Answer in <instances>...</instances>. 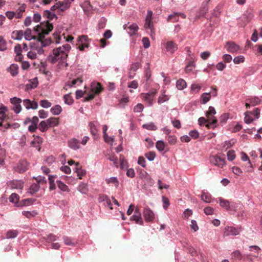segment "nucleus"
Listing matches in <instances>:
<instances>
[{
  "label": "nucleus",
  "instance_id": "obj_1",
  "mask_svg": "<svg viewBox=\"0 0 262 262\" xmlns=\"http://www.w3.org/2000/svg\"><path fill=\"white\" fill-rule=\"evenodd\" d=\"M53 29V25L49 23L48 21H46L41 23L34 28V32L37 34V35H32V31L30 29H26L24 32V35L26 40H30L31 39H36L41 42L43 46H48L54 42L58 43L60 42L61 37L59 33L57 32H55L53 33V40L51 38H49L48 39H45V35H48Z\"/></svg>",
  "mask_w": 262,
  "mask_h": 262
},
{
  "label": "nucleus",
  "instance_id": "obj_2",
  "mask_svg": "<svg viewBox=\"0 0 262 262\" xmlns=\"http://www.w3.org/2000/svg\"><path fill=\"white\" fill-rule=\"evenodd\" d=\"M71 48L70 45L67 43L53 49V55L49 56V60L52 64L59 61L61 64L64 63L65 67H68L66 61Z\"/></svg>",
  "mask_w": 262,
  "mask_h": 262
},
{
  "label": "nucleus",
  "instance_id": "obj_3",
  "mask_svg": "<svg viewBox=\"0 0 262 262\" xmlns=\"http://www.w3.org/2000/svg\"><path fill=\"white\" fill-rule=\"evenodd\" d=\"M215 113L216 111L214 108L212 106H209V110L206 113L207 118L211 121L210 123H207L206 125L208 128H214L216 126L217 119L213 116V115L215 114Z\"/></svg>",
  "mask_w": 262,
  "mask_h": 262
},
{
  "label": "nucleus",
  "instance_id": "obj_4",
  "mask_svg": "<svg viewBox=\"0 0 262 262\" xmlns=\"http://www.w3.org/2000/svg\"><path fill=\"white\" fill-rule=\"evenodd\" d=\"M209 160L212 164L220 168H223L226 165L225 158L224 155L211 156Z\"/></svg>",
  "mask_w": 262,
  "mask_h": 262
},
{
  "label": "nucleus",
  "instance_id": "obj_5",
  "mask_svg": "<svg viewBox=\"0 0 262 262\" xmlns=\"http://www.w3.org/2000/svg\"><path fill=\"white\" fill-rule=\"evenodd\" d=\"M157 93V91L156 89H152L148 93L141 94V97L151 106L153 104L154 97Z\"/></svg>",
  "mask_w": 262,
  "mask_h": 262
},
{
  "label": "nucleus",
  "instance_id": "obj_6",
  "mask_svg": "<svg viewBox=\"0 0 262 262\" xmlns=\"http://www.w3.org/2000/svg\"><path fill=\"white\" fill-rule=\"evenodd\" d=\"M37 183H34L31 185L29 189V192L31 194H34L37 192L39 189V184H46V180L45 177H38L35 178Z\"/></svg>",
  "mask_w": 262,
  "mask_h": 262
},
{
  "label": "nucleus",
  "instance_id": "obj_7",
  "mask_svg": "<svg viewBox=\"0 0 262 262\" xmlns=\"http://www.w3.org/2000/svg\"><path fill=\"white\" fill-rule=\"evenodd\" d=\"M152 12L150 10L147 11V15L145 19V23L144 24V28L145 29H149L150 30L151 35H155V29L152 21Z\"/></svg>",
  "mask_w": 262,
  "mask_h": 262
},
{
  "label": "nucleus",
  "instance_id": "obj_8",
  "mask_svg": "<svg viewBox=\"0 0 262 262\" xmlns=\"http://www.w3.org/2000/svg\"><path fill=\"white\" fill-rule=\"evenodd\" d=\"M29 166V163L26 160H23L19 161L17 166L14 167V170L19 173H23L28 169Z\"/></svg>",
  "mask_w": 262,
  "mask_h": 262
},
{
  "label": "nucleus",
  "instance_id": "obj_9",
  "mask_svg": "<svg viewBox=\"0 0 262 262\" xmlns=\"http://www.w3.org/2000/svg\"><path fill=\"white\" fill-rule=\"evenodd\" d=\"M10 101L11 103L13 105L12 109L14 111V112L16 114L20 112L21 110V106L20 105L21 102V99L15 97L11 98Z\"/></svg>",
  "mask_w": 262,
  "mask_h": 262
},
{
  "label": "nucleus",
  "instance_id": "obj_10",
  "mask_svg": "<svg viewBox=\"0 0 262 262\" xmlns=\"http://www.w3.org/2000/svg\"><path fill=\"white\" fill-rule=\"evenodd\" d=\"M166 52L173 54L178 50L177 44L172 40L167 41L164 44Z\"/></svg>",
  "mask_w": 262,
  "mask_h": 262
},
{
  "label": "nucleus",
  "instance_id": "obj_11",
  "mask_svg": "<svg viewBox=\"0 0 262 262\" xmlns=\"http://www.w3.org/2000/svg\"><path fill=\"white\" fill-rule=\"evenodd\" d=\"M143 216L145 220L147 222H151L155 219V214L153 211L148 207L144 209Z\"/></svg>",
  "mask_w": 262,
  "mask_h": 262
},
{
  "label": "nucleus",
  "instance_id": "obj_12",
  "mask_svg": "<svg viewBox=\"0 0 262 262\" xmlns=\"http://www.w3.org/2000/svg\"><path fill=\"white\" fill-rule=\"evenodd\" d=\"M241 231L239 227L235 228L233 227L228 226L225 228L224 231L225 236L236 235Z\"/></svg>",
  "mask_w": 262,
  "mask_h": 262
},
{
  "label": "nucleus",
  "instance_id": "obj_13",
  "mask_svg": "<svg viewBox=\"0 0 262 262\" xmlns=\"http://www.w3.org/2000/svg\"><path fill=\"white\" fill-rule=\"evenodd\" d=\"M260 250V248L257 246H250L249 251H250V253L247 255V259L252 261L251 257L253 256L255 257H257L258 256V252Z\"/></svg>",
  "mask_w": 262,
  "mask_h": 262
},
{
  "label": "nucleus",
  "instance_id": "obj_14",
  "mask_svg": "<svg viewBox=\"0 0 262 262\" xmlns=\"http://www.w3.org/2000/svg\"><path fill=\"white\" fill-rule=\"evenodd\" d=\"M225 48L228 52L232 53L237 52L239 49V46L232 41L227 42L225 45Z\"/></svg>",
  "mask_w": 262,
  "mask_h": 262
},
{
  "label": "nucleus",
  "instance_id": "obj_15",
  "mask_svg": "<svg viewBox=\"0 0 262 262\" xmlns=\"http://www.w3.org/2000/svg\"><path fill=\"white\" fill-rule=\"evenodd\" d=\"M179 16H181L183 18L186 17V15L184 13L174 12L168 16L167 21L173 23L177 22L179 20Z\"/></svg>",
  "mask_w": 262,
  "mask_h": 262
},
{
  "label": "nucleus",
  "instance_id": "obj_16",
  "mask_svg": "<svg viewBox=\"0 0 262 262\" xmlns=\"http://www.w3.org/2000/svg\"><path fill=\"white\" fill-rule=\"evenodd\" d=\"M24 105L29 110L30 108L35 110L38 107V104L35 101H32L29 99H25L23 101Z\"/></svg>",
  "mask_w": 262,
  "mask_h": 262
},
{
  "label": "nucleus",
  "instance_id": "obj_17",
  "mask_svg": "<svg viewBox=\"0 0 262 262\" xmlns=\"http://www.w3.org/2000/svg\"><path fill=\"white\" fill-rule=\"evenodd\" d=\"M123 28L124 29L127 30L128 33L130 35L135 34L139 29L138 26L136 24H133L130 25L129 27H127V25L125 24L123 26Z\"/></svg>",
  "mask_w": 262,
  "mask_h": 262
},
{
  "label": "nucleus",
  "instance_id": "obj_18",
  "mask_svg": "<svg viewBox=\"0 0 262 262\" xmlns=\"http://www.w3.org/2000/svg\"><path fill=\"white\" fill-rule=\"evenodd\" d=\"M9 186L14 189H22L24 187V183L19 180H13L9 183Z\"/></svg>",
  "mask_w": 262,
  "mask_h": 262
},
{
  "label": "nucleus",
  "instance_id": "obj_19",
  "mask_svg": "<svg viewBox=\"0 0 262 262\" xmlns=\"http://www.w3.org/2000/svg\"><path fill=\"white\" fill-rule=\"evenodd\" d=\"M88 40L87 36L82 35L79 38V41L81 42L78 48L80 51L84 50V48L89 47V44L86 42Z\"/></svg>",
  "mask_w": 262,
  "mask_h": 262
},
{
  "label": "nucleus",
  "instance_id": "obj_20",
  "mask_svg": "<svg viewBox=\"0 0 262 262\" xmlns=\"http://www.w3.org/2000/svg\"><path fill=\"white\" fill-rule=\"evenodd\" d=\"M68 145L71 148L76 150L80 148V142L78 140L73 138L68 141Z\"/></svg>",
  "mask_w": 262,
  "mask_h": 262
},
{
  "label": "nucleus",
  "instance_id": "obj_21",
  "mask_svg": "<svg viewBox=\"0 0 262 262\" xmlns=\"http://www.w3.org/2000/svg\"><path fill=\"white\" fill-rule=\"evenodd\" d=\"M42 143V139L39 136L34 137V139L31 141V145L37 148L38 150L39 151L40 147V145Z\"/></svg>",
  "mask_w": 262,
  "mask_h": 262
},
{
  "label": "nucleus",
  "instance_id": "obj_22",
  "mask_svg": "<svg viewBox=\"0 0 262 262\" xmlns=\"http://www.w3.org/2000/svg\"><path fill=\"white\" fill-rule=\"evenodd\" d=\"M75 171L77 172L79 179H81L82 177L86 173L85 170L82 169L81 166L78 162H76V163Z\"/></svg>",
  "mask_w": 262,
  "mask_h": 262
},
{
  "label": "nucleus",
  "instance_id": "obj_23",
  "mask_svg": "<svg viewBox=\"0 0 262 262\" xmlns=\"http://www.w3.org/2000/svg\"><path fill=\"white\" fill-rule=\"evenodd\" d=\"M103 90L101 84L99 82L92 83V91L94 92L95 94H99Z\"/></svg>",
  "mask_w": 262,
  "mask_h": 262
},
{
  "label": "nucleus",
  "instance_id": "obj_24",
  "mask_svg": "<svg viewBox=\"0 0 262 262\" xmlns=\"http://www.w3.org/2000/svg\"><path fill=\"white\" fill-rule=\"evenodd\" d=\"M26 6L25 4L21 5L14 12L16 18H20L22 17L24 12L25 11Z\"/></svg>",
  "mask_w": 262,
  "mask_h": 262
},
{
  "label": "nucleus",
  "instance_id": "obj_25",
  "mask_svg": "<svg viewBox=\"0 0 262 262\" xmlns=\"http://www.w3.org/2000/svg\"><path fill=\"white\" fill-rule=\"evenodd\" d=\"M71 2L69 0L64 2H58V4H59L58 11H64L68 9L70 6Z\"/></svg>",
  "mask_w": 262,
  "mask_h": 262
},
{
  "label": "nucleus",
  "instance_id": "obj_26",
  "mask_svg": "<svg viewBox=\"0 0 262 262\" xmlns=\"http://www.w3.org/2000/svg\"><path fill=\"white\" fill-rule=\"evenodd\" d=\"M130 221H135L136 223L141 225H143V220L141 216V214H134L130 217Z\"/></svg>",
  "mask_w": 262,
  "mask_h": 262
},
{
  "label": "nucleus",
  "instance_id": "obj_27",
  "mask_svg": "<svg viewBox=\"0 0 262 262\" xmlns=\"http://www.w3.org/2000/svg\"><path fill=\"white\" fill-rule=\"evenodd\" d=\"M47 122L48 124V126L49 127L56 126L59 124L58 119L55 117H51L48 120H47Z\"/></svg>",
  "mask_w": 262,
  "mask_h": 262
},
{
  "label": "nucleus",
  "instance_id": "obj_28",
  "mask_svg": "<svg viewBox=\"0 0 262 262\" xmlns=\"http://www.w3.org/2000/svg\"><path fill=\"white\" fill-rule=\"evenodd\" d=\"M219 199L221 206L226 210H230L231 209V205H230V202L228 201L224 200L222 198H220Z\"/></svg>",
  "mask_w": 262,
  "mask_h": 262
},
{
  "label": "nucleus",
  "instance_id": "obj_29",
  "mask_svg": "<svg viewBox=\"0 0 262 262\" xmlns=\"http://www.w3.org/2000/svg\"><path fill=\"white\" fill-rule=\"evenodd\" d=\"M24 36V32L22 30L15 31L12 33V38L15 40H21Z\"/></svg>",
  "mask_w": 262,
  "mask_h": 262
},
{
  "label": "nucleus",
  "instance_id": "obj_30",
  "mask_svg": "<svg viewBox=\"0 0 262 262\" xmlns=\"http://www.w3.org/2000/svg\"><path fill=\"white\" fill-rule=\"evenodd\" d=\"M63 242L66 245L74 246L77 244V241L70 237L64 236Z\"/></svg>",
  "mask_w": 262,
  "mask_h": 262
},
{
  "label": "nucleus",
  "instance_id": "obj_31",
  "mask_svg": "<svg viewBox=\"0 0 262 262\" xmlns=\"http://www.w3.org/2000/svg\"><path fill=\"white\" fill-rule=\"evenodd\" d=\"M7 111V107L2 106L0 107V126H3V121L5 117V112Z\"/></svg>",
  "mask_w": 262,
  "mask_h": 262
},
{
  "label": "nucleus",
  "instance_id": "obj_32",
  "mask_svg": "<svg viewBox=\"0 0 262 262\" xmlns=\"http://www.w3.org/2000/svg\"><path fill=\"white\" fill-rule=\"evenodd\" d=\"M56 184L59 189L63 191L69 192L70 189L67 185L61 181H57Z\"/></svg>",
  "mask_w": 262,
  "mask_h": 262
},
{
  "label": "nucleus",
  "instance_id": "obj_33",
  "mask_svg": "<svg viewBox=\"0 0 262 262\" xmlns=\"http://www.w3.org/2000/svg\"><path fill=\"white\" fill-rule=\"evenodd\" d=\"M211 98L210 93H203L201 96V103L202 104H205L208 102Z\"/></svg>",
  "mask_w": 262,
  "mask_h": 262
},
{
  "label": "nucleus",
  "instance_id": "obj_34",
  "mask_svg": "<svg viewBox=\"0 0 262 262\" xmlns=\"http://www.w3.org/2000/svg\"><path fill=\"white\" fill-rule=\"evenodd\" d=\"M62 111V108L59 105H56L51 108V112L55 115H59Z\"/></svg>",
  "mask_w": 262,
  "mask_h": 262
},
{
  "label": "nucleus",
  "instance_id": "obj_35",
  "mask_svg": "<svg viewBox=\"0 0 262 262\" xmlns=\"http://www.w3.org/2000/svg\"><path fill=\"white\" fill-rule=\"evenodd\" d=\"M176 86L179 90H183L186 87V82L184 80L180 79L177 81Z\"/></svg>",
  "mask_w": 262,
  "mask_h": 262
},
{
  "label": "nucleus",
  "instance_id": "obj_36",
  "mask_svg": "<svg viewBox=\"0 0 262 262\" xmlns=\"http://www.w3.org/2000/svg\"><path fill=\"white\" fill-rule=\"evenodd\" d=\"M18 66L17 64H12L10 67V72L12 76H15L18 74Z\"/></svg>",
  "mask_w": 262,
  "mask_h": 262
},
{
  "label": "nucleus",
  "instance_id": "obj_37",
  "mask_svg": "<svg viewBox=\"0 0 262 262\" xmlns=\"http://www.w3.org/2000/svg\"><path fill=\"white\" fill-rule=\"evenodd\" d=\"M144 128L150 130H156L157 129V127L155 125L153 122H149L147 124H144L142 125Z\"/></svg>",
  "mask_w": 262,
  "mask_h": 262
},
{
  "label": "nucleus",
  "instance_id": "obj_38",
  "mask_svg": "<svg viewBox=\"0 0 262 262\" xmlns=\"http://www.w3.org/2000/svg\"><path fill=\"white\" fill-rule=\"evenodd\" d=\"M201 199L206 203H210L211 200V194L208 192H203L201 195Z\"/></svg>",
  "mask_w": 262,
  "mask_h": 262
},
{
  "label": "nucleus",
  "instance_id": "obj_39",
  "mask_svg": "<svg viewBox=\"0 0 262 262\" xmlns=\"http://www.w3.org/2000/svg\"><path fill=\"white\" fill-rule=\"evenodd\" d=\"M166 144L162 141H158L156 142V147L157 149L160 151H163L165 150Z\"/></svg>",
  "mask_w": 262,
  "mask_h": 262
},
{
  "label": "nucleus",
  "instance_id": "obj_40",
  "mask_svg": "<svg viewBox=\"0 0 262 262\" xmlns=\"http://www.w3.org/2000/svg\"><path fill=\"white\" fill-rule=\"evenodd\" d=\"M89 126L91 134L94 137L96 136L97 135L98 130L94 123L93 122H90L89 123Z\"/></svg>",
  "mask_w": 262,
  "mask_h": 262
},
{
  "label": "nucleus",
  "instance_id": "obj_41",
  "mask_svg": "<svg viewBox=\"0 0 262 262\" xmlns=\"http://www.w3.org/2000/svg\"><path fill=\"white\" fill-rule=\"evenodd\" d=\"M47 121H42L39 125V128L42 132H46L49 128Z\"/></svg>",
  "mask_w": 262,
  "mask_h": 262
},
{
  "label": "nucleus",
  "instance_id": "obj_42",
  "mask_svg": "<svg viewBox=\"0 0 262 262\" xmlns=\"http://www.w3.org/2000/svg\"><path fill=\"white\" fill-rule=\"evenodd\" d=\"M43 15L44 17H46L50 19H53L54 17H56V14L51 12L49 10H45L43 12Z\"/></svg>",
  "mask_w": 262,
  "mask_h": 262
},
{
  "label": "nucleus",
  "instance_id": "obj_43",
  "mask_svg": "<svg viewBox=\"0 0 262 262\" xmlns=\"http://www.w3.org/2000/svg\"><path fill=\"white\" fill-rule=\"evenodd\" d=\"M253 120L251 116V114H250V112H246L245 113V117L244 118L245 122L247 124L251 123Z\"/></svg>",
  "mask_w": 262,
  "mask_h": 262
},
{
  "label": "nucleus",
  "instance_id": "obj_44",
  "mask_svg": "<svg viewBox=\"0 0 262 262\" xmlns=\"http://www.w3.org/2000/svg\"><path fill=\"white\" fill-rule=\"evenodd\" d=\"M18 232L16 230H9L6 233L7 238H15L17 235Z\"/></svg>",
  "mask_w": 262,
  "mask_h": 262
},
{
  "label": "nucleus",
  "instance_id": "obj_45",
  "mask_svg": "<svg viewBox=\"0 0 262 262\" xmlns=\"http://www.w3.org/2000/svg\"><path fill=\"white\" fill-rule=\"evenodd\" d=\"M65 103L70 105L73 103V99L70 94L65 95L63 97Z\"/></svg>",
  "mask_w": 262,
  "mask_h": 262
},
{
  "label": "nucleus",
  "instance_id": "obj_46",
  "mask_svg": "<svg viewBox=\"0 0 262 262\" xmlns=\"http://www.w3.org/2000/svg\"><path fill=\"white\" fill-rule=\"evenodd\" d=\"M195 67V64L193 61L189 62L188 64L185 68V71L186 73H189L192 71L193 69Z\"/></svg>",
  "mask_w": 262,
  "mask_h": 262
},
{
  "label": "nucleus",
  "instance_id": "obj_47",
  "mask_svg": "<svg viewBox=\"0 0 262 262\" xmlns=\"http://www.w3.org/2000/svg\"><path fill=\"white\" fill-rule=\"evenodd\" d=\"M40 105L44 108H49L51 106L52 103L48 100H42L40 101Z\"/></svg>",
  "mask_w": 262,
  "mask_h": 262
},
{
  "label": "nucleus",
  "instance_id": "obj_48",
  "mask_svg": "<svg viewBox=\"0 0 262 262\" xmlns=\"http://www.w3.org/2000/svg\"><path fill=\"white\" fill-rule=\"evenodd\" d=\"M19 200V196L17 194L13 193L9 197V201L12 203H17Z\"/></svg>",
  "mask_w": 262,
  "mask_h": 262
},
{
  "label": "nucleus",
  "instance_id": "obj_49",
  "mask_svg": "<svg viewBox=\"0 0 262 262\" xmlns=\"http://www.w3.org/2000/svg\"><path fill=\"white\" fill-rule=\"evenodd\" d=\"M241 159L244 161H248V164H249V166L250 168L252 167V164H251V163L250 162L249 158V157H248V156L246 154H245V152H242L241 153Z\"/></svg>",
  "mask_w": 262,
  "mask_h": 262
},
{
  "label": "nucleus",
  "instance_id": "obj_50",
  "mask_svg": "<svg viewBox=\"0 0 262 262\" xmlns=\"http://www.w3.org/2000/svg\"><path fill=\"white\" fill-rule=\"evenodd\" d=\"M145 157L149 161H153L156 156V153L154 151H149L145 154Z\"/></svg>",
  "mask_w": 262,
  "mask_h": 262
},
{
  "label": "nucleus",
  "instance_id": "obj_51",
  "mask_svg": "<svg viewBox=\"0 0 262 262\" xmlns=\"http://www.w3.org/2000/svg\"><path fill=\"white\" fill-rule=\"evenodd\" d=\"M106 23V19L102 17L99 20L98 24V27L99 29H103L105 27V25Z\"/></svg>",
  "mask_w": 262,
  "mask_h": 262
},
{
  "label": "nucleus",
  "instance_id": "obj_52",
  "mask_svg": "<svg viewBox=\"0 0 262 262\" xmlns=\"http://www.w3.org/2000/svg\"><path fill=\"white\" fill-rule=\"evenodd\" d=\"M167 140L170 144L174 145L177 142V138L174 135H170L168 137Z\"/></svg>",
  "mask_w": 262,
  "mask_h": 262
},
{
  "label": "nucleus",
  "instance_id": "obj_53",
  "mask_svg": "<svg viewBox=\"0 0 262 262\" xmlns=\"http://www.w3.org/2000/svg\"><path fill=\"white\" fill-rule=\"evenodd\" d=\"M245 58L243 56L240 55L237 57H235L233 59V62L235 64H239L241 63H243L244 61Z\"/></svg>",
  "mask_w": 262,
  "mask_h": 262
},
{
  "label": "nucleus",
  "instance_id": "obj_54",
  "mask_svg": "<svg viewBox=\"0 0 262 262\" xmlns=\"http://www.w3.org/2000/svg\"><path fill=\"white\" fill-rule=\"evenodd\" d=\"M247 14H246V17L245 18H246L245 23L243 25V26H245L246 24H247L253 17V14L252 12H247Z\"/></svg>",
  "mask_w": 262,
  "mask_h": 262
},
{
  "label": "nucleus",
  "instance_id": "obj_55",
  "mask_svg": "<svg viewBox=\"0 0 262 262\" xmlns=\"http://www.w3.org/2000/svg\"><path fill=\"white\" fill-rule=\"evenodd\" d=\"M168 99H169V97L167 95L163 94V95H162L161 96H159L158 100V103L159 104H161L162 103H163V102L168 100Z\"/></svg>",
  "mask_w": 262,
  "mask_h": 262
},
{
  "label": "nucleus",
  "instance_id": "obj_56",
  "mask_svg": "<svg viewBox=\"0 0 262 262\" xmlns=\"http://www.w3.org/2000/svg\"><path fill=\"white\" fill-rule=\"evenodd\" d=\"M144 106L141 103H138L134 108L135 113H140L143 111Z\"/></svg>",
  "mask_w": 262,
  "mask_h": 262
},
{
  "label": "nucleus",
  "instance_id": "obj_57",
  "mask_svg": "<svg viewBox=\"0 0 262 262\" xmlns=\"http://www.w3.org/2000/svg\"><path fill=\"white\" fill-rule=\"evenodd\" d=\"M228 160L229 161H232L235 158V152L233 150H230L227 152Z\"/></svg>",
  "mask_w": 262,
  "mask_h": 262
},
{
  "label": "nucleus",
  "instance_id": "obj_58",
  "mask_svg": "<svg viewBox=\"0 0 262 262\" xmlns=\"http://www.w3.org/2000/svg\"><path fill=\"white\" fill-rule=\"evenodd\" d=\"M232 258L234 259H241L242 255L239 251H235L232 254Z\"/></svg>",
  "mask_w": 262,
  "mask_h": 262
},
{
  "label": "nucleus",
  "instance_id": "obj_59",
  "mask_svg": "<svg viewBox=\"0 0 262 262\" xmlns=\"http://www.w3.org/2000/svg\"><path fill=\"white\" fill-rule=\"evenodd\" d=\"M163 207L164 209H167L169 205V200L166 196H162Z\"/></svg>",
  "mask_w": 262,
  "mask_h": 262
},
{
  "label": "nucleus",
  "instance_id": "obj_60",
  "mask_svg": "<svg viewBox=\"0 0 262 262\" xmlns=\"http://www.w3.org/2000/svg\"><path fill=\"white\" fill-rule=\"evenodd\" d=\"M142 41L144 48L147 49L149 47L150 41L147 37H143Z\"/></svg>",
  "mask_w": 262,
  "mask_h": 262
},
{
  "label": "nucleus",
  "instance_id": "obj_61",
  "mask_svg": "<svg viewBox=\"0 0 262 262\" xmlns=\"http://www.w3.org/2000/svg\"><path fill=\"white\" fill-rule=\"evenodd\" d=\"M260 100L257 97H252L250 99V102L252 105H255L259 104Z\"/></svg>",
  "mask_w": 262,
  "mask_h": 262
},
{
  "label": "nucleus",
  "instance_id": "obj_62",
  "mask_svg": "<svg viewBox=\"0 0 262 262\" xmlns=\"http://www.w3.org/2000/svg\"><path fill=\"white\" fill-rule=\"evenodd\" d=\"M140 64L139 62H136L131 65L130 71L135 72L140 67Z\"/></svg>",
  "mask_w": 262,
  "mask_h": 262
},
{
  "label": "nucleus",
  "instance_id": "obj_63",
  "mask_svg": "<svg viewBox=\"0 0 262 262\" xmlns=\"http://www.w3.org/2000/svg\"><path fill=\"white\" fill-rule=\"evenodd\" d=\"M189 135L193 139H196L199 136V132L196 130H193L189 132Z\"/></svg>",
  "mask_w": 262,
  "mask_h": 262
},
{
  "label": "nucleus",
  "instance_id": "obj_64",
  "mask_svg": "<svg viewBox=\"0 0 262 262\" xmlns=\"http://www.w3.org/2000/svg\"><path fill=\"white\" fill-rule=\"evenodd\" d=\"M232 58V56L229 54H225L223 56V59L225 62H230Z\"/></svg>",
  "mask_w": 262,
  "mask_h": 262
}]
</instances>
